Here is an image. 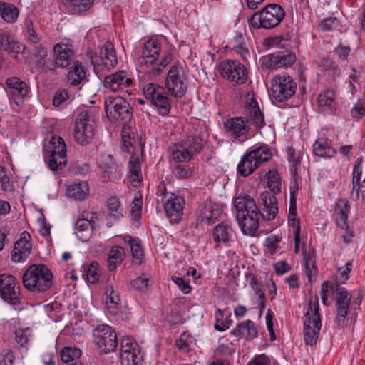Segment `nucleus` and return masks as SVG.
Segmentation results:
<instances>
[{
  "mask_svg": "<svg viewBox=\"0 0 365 365\" xmlns=\"http://www.w3.org/2000/svg\"><path fill=\"white\" fill-rule=\"evenodd\" d=\"M278 61L276 53L264 56L260 58L261 66L268 70L278 69Z\"/></svg>",
  "mask_w": 365,
  "mask_h": 365,
  "instance_id": "4d7b16f0",
  "label": "nucleus"
},
{
  "mask_svg": "<svg viewBox=\"0 0 365 365\" xmlns=\"http://www.w3.org/2000/svg\"><path fill=\"white\" fill-rule=\"evenodd\" d=\"M27 40L29 43L36 45L38 43L40 38L34 29L33 23L31 21H26Z\"/></svg>",
  "mask_w": 365,
  "mask_h": 365,
  "instance_id": "e2e57ef3",
  "label": "nucleus"
},
{
  "mask_svg": "<svg viewBox=\"0 0 365 365\" xmlns=\"http://www.w3.org/2000/svg\"><path fill=\"white\" fill-rule=\"evenodd\" d=\"M219 69L222 76L229 81L239 84L245 83L247 72L244 65L238 61L227 60L220 64Z\"/></svg>",
  "mask_w": 365,
  "mask_h": 365,
  "instance_id": "aec40b11",
  "label": "nucleus"
},
{
  "mask_svg": "<svg viewBox=\"0 0 365 365\" xmlns=\"http://www.w3.org/2000/svg\"><path fill=\"white\" fill-rule=\"evenodd\" d=\"M336 150L331 147V143L327 138H319L313 144V153L321 158H331L336 155Z\"/></svg>",
  "mask_w": 365,
  "mask_h": 365,
  "instance_id": "7c9ffc66",
  "label": "nucleus"
},
{
  "mask_svg": "<svg viewBox=\"0 0 365 365\" xmlns=\"http://www.w3.org/2000/svg\"><path fill=\"white\" fill-rule=\"evenodd\" d=\"M0 14L5 21L12 23L19 16V9L14 4L0 2Z\"/></svg>",
  "mask_w": 365,
  "mask_h": 365,
  "instance_id": "79ce46f5",
  "label": "nucleus"
},
{
  "mask_svg": "<svg viewBox=\"0 0 365 365\" xmlns=\"http://www.w3.org/2000/svg\"><path fill=\"white\" fill-rule=\"evenodd\" d=\"M143 199L140 193L135 195L131 203L130 213L135 220L140 218L142 214Z\"/></svg>",
  "mask_w": 365,
  "mask_h": 365,
  "instance_id": "6e6d98bb",
  "label": "nucleus"
},
{
  "mask_svg": "<svg viewBox=\"0 0 365 365\" xmlns=\"http://www.w3.org/2000/svg\"><path fill=\"white\" fill-rule=\"evenodd\" d=\"M205 143V140L200 135H190L172 144L169 151L175 163H187L202 150Z\"/></svg>",
  "mask_w": 365,
  "mask_h": 365,
  "instance_id": "20e7f679",
  "label": "nucleus"
},
{
  "mask_svg": "<svg viewBox=\"0 0 365 365\" xmlns=\"http://www.w3.org/2000/svg\"><path fill=\"white\" fill-rule=\"evenodd\" d=\"M165 87L169 93L176 98H180L185 94L187 86L178 64H175L170 68L165 79Z\"/></svg>",
  "mask_w": 365,
  "mask_h": 365,
  "instance_id": "f3484780",
  "label": "nucleus"
},
{
  "mask_svg": "<svg viewBox=\"0 0 365 365\" xmlns=\"http://www.w3.org/2000/svg\"><path fill=\"white\" fill-rule=\"evenodd\" d=\"M259 217L265 220H272L278 213L277 200L274 195L264 192L260 195Z\"/></svg>",
  "mask_w": 365,
  "mask_h": 365,
  "instance_id": "5701e85b",
  "label": "nucleus"
},
{
  "mask_svg": "<svg viewBox=\"0 0 365 365\" xmlns=\"http://www.w3.org/2000/svg\"><path fill=\"white\" fill-rule=\"evenodd\" d=\"M102 177L106 180H117L121 177V164L111 155H103L99 160Z\"/></svg>",
  "mask_w": 365,
  "mask_h": 365,
  "instance_id": "4be33fe9",
  "label": "nucleus"
},
{
  "mask_svg": "<svg viewBox=\"0 0 365 365\" xmlns=\"http://www.w3.org/2000/svg\"><path fill=\"white\" fill-rule=\"evenodd\" d=\"M259 211H257L244 217H238L237 219L243 233L254 235L259 227Z\"/></svg>",
  "mask_w": 365,
  "mask_h": 365,
  "instance_id": "c85d7f7f",
  "label": "nucleus"
},
{
  "mask_svg": "<svg viewBox=\"0 0 365 365\" xmlns=\"http://www.w3.org/2000/svg\"><path fill=\"white\" fill-rule=\"evenodd\" d=\"M201 222L212 224L217 219V215L210 208H205L201 212Z\"/></svg>",
  "mask_w": 365,
  "mask_h": 365,
  "instance_id": "774afa93",
  "label": "nucleus"
},
{
  "mask_svg": "<svg viewBox=\"0 0 365 365\" xmlns=\"http://www.w3.org/2000/svg\"><path fill=\"white\" fill-rule=\"evenodd\" d=\"M267 184L272 194H277L281 192V178L279 174L275 170H269L267 175Z\"/></svg>",
  "mask_w": 365,
  "mask_h": 365,
  "instance_id": "09e8293b",
  "label": "nucleus"
},
{
  "mask_svg": "<svg viewBox=\"0 0 365 365\" xmlns=\"http://www.w3.org/2000/svg\"><path fill=\"white\" fill-rule=\"evenodd\" d=\"M20 46L19 42L14 41L8 34L0 32V49L9 53H18Z\"/></svg>",
  "mask_w": 365,
  "mask_h": 365,
  "instance_id": "de8ad7c7",
  "label": "nucleus"
},
{
  "mask_svg": "<svg viewBox=\"0 0 365 365\" xmlns=\"http://www.w3.org/2000/svg\"><path fill=\"white\" fill-rule=\"evenodd\" d=\"M278 61L279 68L292 66L296 61V55L291 52L276 53Z\"/></svg>",
  "mask_w": 365,
  "mask_h": 365,
  "instance_id": "603ef678",
  "label": "nucleus"
},
{
  "mask_svg": "<svg viewBox=\"0 0 365 365\" xmlns=\"http://www.w3.org/2000/svg\"><path fill=\"white\" fill-rule=\"evenodd\" d=\"M349 212L350 205L348 200L339 199L335 205L334 216L337 226L344 230L349 228L347 220Z\"/></svg>",
  "mask_w": 365,
  "mask_h": 365,
  "instance_id": "cd10ccee",
  "label": "nucleus"
},
{
  "mask_svg": "<svg viewBox=\"0 0 365 365\" xmlns=\"http://www.w3.org/2000/svg\"><path fill=\"white\" fill-rule=\"evenodd\" d=\"M120 357L122 365H140L143 361L139 345L127 336L122 338Z\"/></svg>",
  "mask_w": 365,
  "mask_h": 365,
  "instance_id": "dca6fc26",
  "label": "nucleus"
},
{
  "mask_svg": "<svg viewBox=\"0 0 365 365\" xmlns=\"http://www.w3.org/2000/svg\"><path fill=\"white\" fill-rule=\"evenodd\" d=\"M160 51V43L156 39L148 40L143 44L140 56L141 63L151 66L147 71L149 76H159L172 61V53L166 51L163 53L160 61L157 63Z\"/></svg>",
  "mask_w": 365,
  "mask_h": 365,
  "instance_id": "7ed1b4c3",
  "label": "nucleus"
},
{
  "mask_svg": "<svg viewBox=\"0 0 365 365\" xmlns=\"http://www.w3.org/2000/svg\"><path fill=\"white\" fill-rule=\"evenodd\" d=\"M335 52L338 56L339 60L343 63H346L348 61V57L351 53V48L349 46H343L341 43L335 48Z\"/></svg>",
  "mask_w": 365,
  "mask_h": 365,
  "instance_id": "680f3d73",
  "label": "nucleus"
},
{
  "mask_svg": "<svg viewBox=\"0 0 365 365\" xmlns=\"http://www.w3.org/2000/svg\"><path fill=\"white\" fill-rule=\"evenodd\" d=\"M86 78V71L78 61L72 63L67 74L68 82L72 86H78Z\"/></svg>",
  "mask_w": 365,
  "mask_h": 365,
  "instance_id": "2f4dec72",
  "label": "nucleus"
},
{
  "mask_svg": "<svg viewBox=\"0 0 365 365\" xmlns=\"http://www.w3.org/2000/svg\"><path fill=\"white\" fill-rule=\"evenodd\" d=\"M150 277L147 274H143L131 281V287L139 292H145L148 289Z\"/></svg>",
  "mask_w": 365,
  "mask_h": 365,
  "instance_id": "5fc2aeb1",
  "label": "nucleus"
},
{
  "mask_svg": "<svg viewBox=\"0 0 365 365\" xmlns=\"http://www.w3.org/2000/svg\"><path fill=\"white\" fill-rule=\"evenodd\" d=\"M106 306L108 312L113 315L116 314L120 308V298L119 294L114 289L112 284H109L106 290Z\"/></svg>",
  "mask_w": 365,
  "mask_h": 365,
  "instance_id": "72a5a7b5",
  "label": "nucleus"
},
{
  "mask_svg": "<svg viewBox=\"0 0 365 365\" xmlns=\"http://www.w3.org/2000/svg\"><path fill=\"white\" fill-rule=\"evenodd\" d=\"M76 235L81 241H87L93 232V225L87 219H78L75 224Z\"/></svg>",
  "mask_w": 365,
  "mask_h": 365,
  "instance_id": "a19ab883",
  "label": "nucleus"
},
{
  "mask_svg": "<svg viewBox=\"0 0 365 365\" xmlns=\"http://www.w3.org/2000/svg\"><path fill=\"white\" fill-rule=\"evenodd\" d=\"M297 83L287 73L275 76L271 81L269 94L272 99L284 102L291 98L296 93Z\"/></svg>",
  "mask_w": 365,
  "mask_h": 365,
  "instance_id": "1a4fd4ad",
  "label": "nucleus"
},
{
  "mask_svg": "<svg viewBox=\"0 0 365 365\" xmlns=\"http://www.w3.org/2000/svg\"><path fill=\"white\" fill-rule=\"evenodd\" d=\"M45 161L53 171L62 170L66 167L67 163L66 145L61 137L53 135L51 138L49 150H46Z\"/></svg>",
  "mask_w": 365,
  "mask_h": 365,
  "instance_id": "f8f14e48",
  "label": "nucleus"
},
{
  "mask_svg": "<svg viewBox=\"0 0 365 365\" xmlns=\"http://www.w3.org/2000/svg\"><path fill=\"white\" fill-rule=\"evenodd\" d=\"M284 15L285 12L280 5L269 4L252 16L250 24L255 29H272L280 24Z\"/></svg>",
  "mask_w": 365,
  "mask_h": 365,
  "instance_id": "6e6552de",
  "label": "nucleus"
},
{
  "mask_svg": "<svg viewBox=\"0 0 365 365\" xmlns=\"http://www.w3.org/2000/svg\"><path fill=\"white\" fill-rule=\"evenodd\" d=\"M130 178L132 182L142 181L141 163L140 160L133 155L130 158L128 163Z\"/></svg>",
  "mask_w": 365,
  "mask_h": 365,
  "instance_id": "a18cd8bd",
  "label": "nucleus"
},
{
  "mask_svg": "<svg viewBox=\"0 0 365 365\" xmlns=\"http://www.w3.org/2000/svg\"><path fill=\"white\" fill-rule=\"evenodd\" d=\"M81 351L76 347H64L61 351V358L63 362L69 363L75 359L80 357Z\"/></svg>",
  "mask_w": 365,
  "mask_h": 365,
  "instance_id": "864d4df0",
  "label": "nucleus"
},
{
  "mask_svg": "<svg viewBox=\"0 0 365 365\" xmlns=\"http://www.w3.org/2000/svg\"><path fill=\"white\" fill-rule=\"evenodd\" d=\"M125 257L124 248L120 246H113L110 248L108 258V269L114 271Z\"/></svg>",
  "mask_w": 365,
  "mask_h": 365,
  "instance_id": "c9c22d12",
  "label": "nucleus"
},
{
  "mask_svg": "<svg viewBox=\"0 0 365 365\" xmlns=\"http://www.w3.org/2000/svg\"><path fill=\"white\" fill-rule=\"evenodd\" d=\"M157 203L162 204L165 215L170 223H178L183 215L184 199L167 191L164 182H160L157 187Z\"/></svg>",
  "mask_w": 365,
  "mask_h": 365,
  "instance_id": "423d86ee",
  "label": "nucleus"
},
{
  "mask_svg": "<svg viewBox=\"0 0 365 365\" xmlns=\"http://www.w3.org/2000/svg\"><path fill=\"white\" fill-rule=\"evenodd\" d=\"M103 86L112 92H122L133 86V80L129 72L119 70L106 76L103 79Z\"/></svg>",
  "mask_w": 365,
  "mask_h": 365,
  "instance_id": "6ab92c4d",
  "label": "nucleus"
},
{
  "mask_svg": "<svg viewBox=\"0 0 365 365\" xmlns=\"http://www.w3.org/2000/svg\"><path fill=\"white\" fill-rule=\"evenodd\" d=\"M96 122L87 110L80 112L75 120L73 137L76 141L81 145L88 144L93 139L95 132Z\"/></svg>",
  "mask_w": 365,
  "mask_h": 365,
  "instance_id": "4468645a",
  "label": "nucleus"
},
{
  "mask_svg": "<svg viewBox=\"0 0 365 365\" xmlns=\"http://www.w3.org/2000/svg\"><path fill=\"white\" fill-rule=\"evenodd\" d=\"M31 236L26 231L21 234L20 238L17 240L12 251L11 259L14 262H23L30 255L32 245L30 242Z\"/></svg>",
  "mask_w": 365,
  "mask_h": 365,
  "instance_id": "b1692460",
  "label": "nucleus"
},
{
  "mask_svg": "<svg viewBox=\"0 0 365 365\" xmlns=\"http://www.w3.org/2000/svg\"><path fill=\"white\" fill-rule=\"evenodd\" d=\"M344 287H341L338 283L329 282L325 281L322 283L321 287L320 295L322 301L324 305H328V298L333 297L334 299L337 297L339 289H344Z\"/></svg>",
  "mask_w": 365,
  "mask_h": 365,
  "instance_id": "58836bf2",
  "label": "nucleus"
},
{
  "mask_svg": "<svg viewBox=\"0 0 365 365\" xmlns=\"http://www.w3.org/2000/svg\"><path fill=\"white\" fill-rule=\"evenodd\" d=\"M287 155L288 161L292 164V167H296L300 163V153L297 152L293 147L287 148Z\"/></svg>",
  "mask_w": 365,
  "mask_h": 365,
  "instance_id": "338daca9",
  "label": "nucleus"
},
{
  "mask_svg": "<svg viewBox=\"0 0 365 365\" xmlns=\"http://www.w3.org/2000/svg\"><path fill=\"white\" fill-rule=\"evenodd\" d=\"M303 318L304 342L307 345H315L322 328V319L319 314V304L317 296H312L309 298V306Z\"/></svg>",
  "mask_w": 365,
  "mask_h": 365,
  "instance_id": "39448f33",
  "label": "nucleus"
},
{
  "mask_svg": "<svg viewBox=\"0 0 365 365\" xmlns=\"http://www.w3.org/2000/svg\"><path fill=\"white\" fill-rule=\"evenodd\" d=\"M63 2L71 12L82 14L93 6L94 0H63Z\"/></svg>",
  "mask_w": 365,
  "mask_h": 365,
  "instance_id": "4c0bfd02",
  "label": "nucleus"
},
{
  "mask_svg": "<svg viewBox=\"0 0 365 365\" xmlns=\"http://www.w3.org/2000/svg\"><path fill=\"white\" fill-rule=\"evenodd\" d=\"M0 296L11 304L20 302V286L14 276L0 274Z\"/></svg>",
  "mask_w": 365,
  "mask_h": 365,
  "instance_id": "a211bd4d",
  "label": "nucleus"
},
{
  "mask_svg": "<svg viewBox=\"0 0 365 365\" xmlns=\"http://www.w3.org/2000/svg\"><path fill=\"white\" fill-rule=\"evenodd\" d=\"M352 118L358 120L365 115V108L361 101H358L350 110Z\"/></svg>",
  "mask_w": 365,
  "mask_h": 365,
  "instance_id": "0e129e2a",
  "label": "nucleus"
},
{
  "mask_svg": "<svg viewBox=\"0 0 365 365\" xmlns=\"http://www.w3.org/2000/svg\"><path fill=\"white\" fill-rule=\"evenodd\" d=\"M6 92L9 98L17 106L23 103L24 98L27 96L29 86L27 83L19 78L13 76L6 79Z\"/></svg>",
  "mask_w": 365,
  "mask_h": 365,
  "instance_id": "412c9836",
  "label": "nucleus"
},
{
  "mask_svg": "<svg viewBox=\"0 0 365 365\" xmlns=\"http://www.w3.org/2000/svg\"><path fill=\"white\" fill-rule=\"evenodd\" d=\"M171 279L184 294H188L191 292L192 289L189 282L176 276H173Z\"/></svg>",
  "mask_w": 365,
  "mask_h": 365,
  "instance_id": "69168bd1",
  "label": "nucleus"
},
{
  "mask_svg": "<svg viewBox=\"0 0 365 365\" xmlns=\"http://www.w3.org/2000/svg\"><path fill=\"white\" fill-rule=\"evenodd\" d=\"M232 234V227L224 222L220 223L214 227L212 231V237L214 242L216 243V247L220 246V244H227Z\"/></svg>",
  "mask_w": 365,
  "mask_h": 365,
  "instance_id": "473e14b6",
  "label": "nucleus"
},
{
  "mask_svg": "<svg viewBox=\"0 0 365 365\" xmlns=\"http://www.w3.org/2000/svg\"><path fill=\"white\" fill-rule=\"evenodd\" d=\"M100 61L101 64L108 70L113 68L118 64V58L114 46L107 41L100 51Z\"/></svg>",
  "mask_w": 365,
  "mask_h": 365,
  "instance_id": "c756f323",
  "label": "nucleus"
},
{
  "mask_svg": "<svg viewBox=\"0 0 365 365\" xmlns=\"http://www.w3.org/2000/svg\"><path fill=\"white\" fill-rule=\"evenodd\" d=\"M123 239L128 242L130 247L133 262L138 265L142 264L144 260V255L140 240L130 235L125 236Z\"/></svg>",
  "mask_w": 365,
  "mask_h": 365,
  "instance_id": "e433bc0d",
  "label": "nucleus"
},
{
  "mask_svg": "<svg viewBox=\"0 0 365 365\" xmlns=\"http://www.w3.org/2000/svg\"><path fill=\"white\" fill-rule=\"evenodd\" d=\"M304 272L308 280L312 282L316 275V267L311 256L304 257Z\"/></svg>",
  "mask_w": 365,
  "mask_h": 365,
  "instance_id": "13d9d810",
  "label": "nucleus"
},
{
  "mask_svg": "<svg viewBox=\"0 0 365 365\" xmlns=\"http://www.w3.org/2000/svg\"><path fill=\"white\" fill-rule=\"evenodd\" d=\"M108 214L114 220H120L124 217L120 202L116 197H111L108 201Z\"/></svg>",
  "mask_w": 365,
  "mask_h": 365,
  "instance_id": "c03bdc74",
  "label": "nucleus"
},
{
  "mask_svg": "<svg viewBox=\"0 0 365 365\" xmlns=\"http://www.w3.org/2000/svg\"><path fill=\"white\" fill-rule=\"evenodd\" d=\"M363 299L362 294L359 292L356 297L351 302V294L346 289H339L337 297L334 299L336 307L335 323L338 327H344L349 310L359 309Z\"/></svg>",
  "mask_w": 365,
  "mask_h": 365,
  "instance_id": "9d476101",
  "label": "nucleus"
},
{
  "mask_svg": "<svg viewBox=\"0 0 365 365\" xmlns=\"http://www.w3.org/2000/svg\"><path fill=\"white\" fill-rule=\"evenodd\" d=\"M107 118L112 122H127L132 118V109L121 96H108L104 101Z\"/></svg>",
  "mask_w": 365,
  "mask_h": 365,
  "instance_id": "9b49d317",
  "label": "nucleus"
},
{
  "mask_svg": "<svg viewBox=\"0 0 365 365\" xmlns=\"http://www.w3.org/2000/svg\"><path fill=\"white\" fill-rule=\"evenodd\" d=\"M173 173L178 180H187L192 177L194 170L190 164H178L173 167Z\"/></svg>",
  "mask_w": 365,
  "mask_h": 365,
  "instance_id": "49530a36",
  "label": "nucleus"
},
{
  "mask_svg": "<svg viewBox=\"0 0 365 365\" xmlns=\"http://www.w3.org/2000/svg\"><path fill=\"white\" fill-rule=\"evenodd\" d=\"M143 93L145 98L155 107L158 114L162 116L168 115L171 109V103L164 87L149 83L143 86Z\"/></svg>",
  "mask_w": 365,
  "mask_h": 365,
  "instance_id": "ddd939ff",
  "label": "nucleus"
},
{
  "mask_svg": "<svg viewBox=\"0 0 365 365\" xmlns=\"http://www.w3.org/2000/svg\"><path fill=\"white\" fill-rule=\"evenodd\" d=\"M363 162L362 158H359L355 162V165L353 169L352 173V192L356 190V196L354 198V200H357L359 198V190H360V180L362 173L361 164Z\"/></svg>",
  "mask_w": 365,
  "mask_h": 365,
  "instance_id": "37998d69",
  "label": "nucleus"
},
{
  "mask_svg": "<svg viewBox=\"0 0 365 365\" xmlns=\"http://www.w3.org/2000/svg\"><path fill=\"white\" fill-rule=\"evenodd\" d=\"M288 225L289 226L300 225L299 219L297 217V199L294 192H291L290 195Z\"/></svg>",
  "mask_w": 365,
  "mask_h": 365,
  "instance_id": "3c124183",
  "label": "nucleus"
},
{
  "mask_svg": "<svg viewBox=\"0 0 365 365\" xmlns=\"http://www.w3.org/2000/svg\"><path fill=\"white\" fill-rule=\"evenodd\" d=\"M271 158L272 153L267 145H260L247 151L237 165V173L242 177H248Z\"/></svg>",
  "mask_w": 365,
  "mask_h": 365,
  "instance_id": "0eeeda50",
  "label": "nucleus"
},
{
  "mask_svg": "<svg viewBox=\"0 0 365 365\" xmlns=\"http://www.w3.org/2000/svg\"><path fill=\"white\" fill-rule=\"evenodd\" d=\"M245 115L246 117L232 118L227 119L223 123L225 133L233 140L242 142L247 139L250 130L247 125L248 122H252V124L258 130L266 124L264 115L260 110L258 103L253 96L250 95L246 98Z\"/></svg>",
  "mask_w": 365,
  "mask_h": 365,
  "instance_id": "f257e3e1",
  "label": "nucleus"
},
{
  "mask_svg": "<svg viewBox=\"0 0 365 365\" xmlns=\"http://www.w3.org/2000/svg\"><path fill=\"white\" fill-rule=\"evenodd\" d=\"M89 187L84 182H74L66 187V193L69 197L74 200H84L88 195Z\"/></svg>",
  "mask_w": 365,
  "mask_h": 365,
  "instance_id": "f704fd0d",
  "label": "nucleus"
},
{
  "mask_svg": "<svg viewBox=\"0 0 365 365\" xmlns=\"http://www.w3.org/2000/svg\"><path fill=\"white\" fill-rule=\"evenodd\" d=\"M35 54L38 63L41 64L43 67L48 68V66L46 65V62L45 61L47 56V49L41 45L39 46H35ZM49 70L53 71L54 68H49Z\"/></svg>",
  "mask_w": 365,
  "mask_h": 365,
  "instance_id": "bf43d9fd",
  "label": "nucleus"
},
{
  "mask_svg": "<svg viewBox=\"0 0 365 365\" xmlns=\"http://www.w3.org/2000/svg\"><path fill=\"white\" fill-rule=\"evenodd\" d=\"M319 112L324 115L334 113L336 108V93L331 89L322 92L317 99Z\"/></svg>",
  "mask_w": 365,
  "mask_h": 365,
  "instance_id": "393cba45",
  "label": "nucleus"
},
{
  "mask_svg": "<svg viewBox=\"0 0 365 365\" xmlns=\"http://www.w3.org/2000/svg\"><path fill=\"white\" fill-rule=\"evenodd\" d=\"M24 287L35 294H45L53 285V274L43 264H34L29 266L22 276Z\"/></svg>",
  "mask_w": 365,
  "mask_h": 365,
  "instance_id": "f03ea898",
  "label": "nucleus"
},
{
  "mask_svg": "<svg viewBox=\"0 0 365 365\" xmlns=\"http://www.w3.org/2000/svg\"><path fill=\"white\" fill-rule=\"evenodd\" d=\"M232 334L235 336H244L252 339L257 336V331L255 327L254 322L251 320H247L239 324L237 327L232 330Z\"/></svg>",
  "mask_w": 365,
  "mask_h": 365,
  "instance_id": "ea45409f",
  "label": "nucleus"
},
{
  "mask_svg": "<svg viewBox=\"0 0 365 365\" xmlns=\"http://www.w3.org/2000/svg\"><path fill=\"white\" fill-rule=\"evenodd\" d=\"M233 205L236 209L237 217L245 216L250 213L259 211L255 201L249 195H243L235 197L233 200Z\"/></svg>",
  "mask_w": 365,
  "mask_h": 365,
  "instance_id": "bb28decb",
  "label": "nucleus"
},
{
  "mask_svg": "<svg viewBox=\"0 0 365 365\" xmlns=\"http://www.w3.org/2000/svg\"><path fill=\"white\" fill-rule=\"evenodd\" d=\"M339 25V20L336 17H328L323 19L319 24V28L323 31H329Z\"/></svg>",
  "mask_w": 365,
  "mask_h": 365,
  "instance_id": "052dcab7",
  "label": "nucleus"
},
{
  "mask_svg": "<svg viewBox=\"0 0 365 365\" xmlns=\"http://www.w3.org/2000/svg\"><path fill=\"white\" fill-rule=\"evenodd\" d=\"M94 341L98 349L103 354L114 351L118 346V338L115 330L106 324H100L93 331Z\"/></svg>",
  "mask_w": 365,
  "mask_h": 365,
  "instance_id": "2eb2a0df",
  "label": "nucleus"
},
{
  "mask_svg": "<svg viewBox=\"0 0 365 365\" xmlns=\"http://www.w3.org/2000/svg\"><path fill=\"white\" fill-rule=\"evenodd\" d=\"M53 51L55 67L66 68L71 63L73 53L70 46L57 43L53 46Z\"/></svg>",
  "mask_w": 365,
  "mask_h": 365,
  "instance_id": "a878e982",
  "label": "nucleus"
},
{
  "mask_svg": "<svg viewBox=\"0 0 365 365\" xmlns=\"http://www.w3.org/2000/svg\"><path fill=\"white\" fill-rule=\"evenodd\" d=\"M83 275L86 273V279L91 284H95L99 279L98 264L96 262L81 267Z\"/></svg>",
  "mask_w": 365,
  "mask_h": 365,
  "instance_id": "8fccbe9b",
  "label": "nucleus"
}]
</instances>
